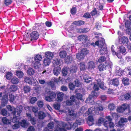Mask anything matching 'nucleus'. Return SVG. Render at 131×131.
I'll list each match as a JSON object with an SVG mask.
<instances>
[{
    "label": "nucleus",
    "instance_id": "obj_18",
    "mask_svg": "<svg viewBox=\"0 0 131 131\" xmlns=\"http://www.w3.org/2000/svg\"><path fill=\"white\" fill-rule=\"evenodd\" d=\"M88 66L89 70H91L94 69L95 68V64L94 62L91 61L88 63Z\"/></svg>",
    "mask_w": 131,
    "mask_h": 131
},
{
    "label": "nucleus",
    "instance_id": "obj_11",
    "mask_svg": "<svg viewBox=\"0 0 131 131\" xmlns=\"http://www.w3.org/2000/svg\"><path fill=\"white\" fill-rule=\"evenodd\" d=\"M103 124L104 126L107 128L108 127L113 128L114 126V124L111 121H107V120L105 121Z\"/></svg>",
    "mask_w": 131,
    "mask_h": 131
},
{
    "label": "nucleus",
    "instance_id": "obj_26",
    "mask_svg": "<svg viewBox=\"0 0 131 131\" xmlns=\"http://www.w3.org/2000/svg\"><path fill=\"white\" fill-rule=\"evenodd\" d=\"M115 73L116 75L121 76L122 74V70L119 67L116 68Z\"/></svg>",
    "mask_w": 131,
    "mask_h": 131
},
{
    "label": "nucleus",
    "instance_id": "obj_37",
    "mask_svg": "<svg viewBox=\"0 0 131 131\" xmlns=\"http://www.w3.org/2000/svg\"><path fill=\"white\" fill-rule=\"evenodd\" d=\"M80 68L81 71H84L85 70L86 67L84 62H81L80 64Z\"/></svg>",
    "mask_w": 131,
    "mask_h": 131
},
{
    "label": "nucleus",
    "instance_id": "obj_38",
    "mask_svg": "<svg viewBox=\"0 0 131 131\" xmlns=\"http://www.w3.org/2000/svg\"><path fill=\"white\" fill-rule=\"evenodd\" d=\"M68 69L66 67L63 68L62 70V72L64 76H66L68 73Z\"/></svg>",
    "mask_w": 131,
    "mask_h": 131
},
{
    "label": "nucleus",
    "instance_id": "obj_63",
    "mask_svg": "<svg viewBox=\"0 0 131 131\" xmlns=\"http://www.w3.org/2000/svg\"><path fill=\"white\" fill-rule=\"evenodd\" d=\"M53 107L55 109L57 110H59L60 108V105L57 103L54 104H53Z\"/></svg>",
    "mask_w": 131,
    "mask_h": 131
},
{
    "label": "nucleus",
    "instance_id": "obj_53",
    "mask_svg": "<svg viewBox=\"0 0 131 131\" xmlns=\"http://www.w3.org/2000/svg\"><path fill=\"white\" fill-rule=\"evenodd\" d=\"M108 108L110 110H113L115 109V107L114 104H110L108 105Z\"/></svg>",
    "mask_w": 131,
    "mask_h": 131
},
{
    "label": "nucleus",
    "instance_id": "obj_54",
    "mask_svg": "<svg viewBox=\"0 0 131 131\" xmlns=\"http://www.w3.org/2000/svg\"><path fill=\"white\" fill-rule=\"evenodd\" d=\"M69 86L70 89L72 90H74L75 86L74 83H69Z\"/></svg>",
    "mask_w": 131,
    "mask_h": 131
},
{
    "label": "nucleus",
    "instance_id": "obj_4",
    "mask_svg": "<svg viewBox=\"0 0 131 131\" xmlns=\"http://www.w3.org/2000/svg\"><path fill=\"white\" fill-rule=\"evenodd\" d=\"M97 84H94L93 87L95 91H97L99 90V87L103 89V88L104 84L103 81L99 79L97 80Z\"/></svg>",
    "mask_w": 131,
    "mask_h": 131
},
{
    "label": "nucleus",
    "instance_id": "obj_5",
    "mask_svg": "<svg viewBox=\"0 0 131 131\" xmlns=\"http://www.w3.org/2000/svg\"><path fill=\"white\" fill-rule=\"evenodd\" d=\"M48 96L45 97V100L46 101L49 102L52 101L53 99L56 97V93L53 91H50L48 93Z\"/></svg>",
    "mask_w": 131,
    "mask_h": 131
},
{
    "label": "nucleus",
    "instance_id": "obj_60",
    "mask_svg": "<svg viewBox=\"0 0 131 131\" xmlns=\"http://www.w3.org/2000/svg\"><path fill=\"white\" fill-rule=\"evenodd\" d=\"M29 119L32 125H34L36 124V121L35 119L33 117H32Z\"/></svg>",
    "mask_w": 131,
    "mask_h": 131
},
{
    "label": "nucleus",
    "instance_id": "obj_19",
    "mask_svg": "<svg viewBox=\"0 0 131 131\" xmlns=\"http://www.w3.org/2000/svg\"><path fill=\"white\" fill-rule=\"evenodd\" d=\"M61 70L60 67H55L53 69V71L54 75L57 76L60 73Z\"/></svg>",
    "mask_w": 131,
    "mask_h": 131
},
{
    "label": "nucleus",
    "instance_id": "obj_1",
    "mask_svg": "<svg viewBox=\"0 0 131 131\" xmlns=\"http://www.w3.org/2000/svg\"><path fill=\"white\" fill-rule=\"evenodd\" d=\"M7 108L9 111H12L10 114L11 119L13 123H16L18 121L17 117H19L20 113L22 111L23 107L22 106H18L15 109L14 107L8 105L6 106Z\"/></svg>",
    "mask_w": 131,
    "mask_h": 131
},
{
    "label": "nucleus",
    "instance_id": "obj_25",
    "mask_svg": "<svg viewBox=\"0 0 131 131\" xmlns=\"http://www.w3.org/2000/svg\"><path fill=\"white\" fill-rule=\"evenodd\" d=\"M94 122V119L93 117L92 116H89L88 117L87 121V123L90 126H92L93 125Z\"/></svg>",
    "mask_w": 131,
    "mask_h": 131
},
{
    "label": "nucleus",
    "instance_id": "obj_34",
    "mask_svg": "<svg viewBox=\"0 0 131 131\" xmlns=\"http://www.w3.org/2000/svg\"><path fill=\"white\" fill-rule=\"evenodd\" d=\"M94 109V108L92 107H90L89 108L88 111H86L84 114V116L88 115L89 114H91L92 111Z\"/></svg>",
    "mask_w": 131,
    "mask_h": 131
},
{
    "label": "nucleus",
    "instance_id": "obj_47",
    "mask_svg": "<svg viewBox=\"0 0 131 131\" xmlns=\"http://www.w3.org/2000/svg\"><path fill=\"white\" fill-rule=\"evenodd\" d=\"M82 54H83L84 56L85 55L88 54L89 53V51L86 48L83 49L80 52Z\"/></svg>",
    "mask_w": 131,
    "mask_h": 131
},
{
    "label": "nucleus",
    "instance_id": "obj_17",
    "mask_svg": "<svg viewBox=\"0 0 131 131\" xmlns=\"http://www.w3.org/2000/svg\"><path fill=\"white\" fill-rule=\"evenodd\" d=\"M78 40L84 42L88 40V37L86 35H80L78 37Z\"/></svg>",
    "mask_w": 131,
    "mask_h": 131
},
{
    "label": "nucleus",
    "instance_id": "obj_49",
    "mask_svg": "<svg viewBox=\"0 0 131 131\" xmlns=\"http://www.w3.org/2000/svg\"><path fill=\"white\" fill-rule=\"evenodd\" d=\"M52 62L53 64L56 65H59L60 62V60L59 59H53Z\"/></svg>",
    "mask_w": 131,
    "mask_h": 131
},
{
    "label": "nucleus",
    "instance_id": "obj_64",
    "mask_svg": "<svg viewBox=\"0 0 131 131\" xmlns=\"http://www.w3.org/2000/svg\"><path fill=\"white\" fill-rule=\"evenodd\" d=\"M125 31L126 33L127 34L130 35H131V28H127L125 30Z\"/></svg>",
    "mask_w": 131,
    "mask_h": 131
},
{
    "label": "nucleus",
    "instance_id": "obj_10",
    "mask_svg": "<svg viewBox=\"0 0 131 131\" xmlns=\"http://www.w3.org/2000/svg\"><path fill=\"white\" fill-rule=\"evenodd\" d=\"M8 101V95L7 94L4 95L2 98L1 105L3 106H5V105L7 103Z\"/></svg>",
    "mask_w": 131,
    "mask_h": 131
},
{
    "label": "nucleus",
    "instance_id": "obj_46",
    "mask_svg": "<svg viewBox=\"0 0 131 131\" xmlns=\"http://www.w3.org/2000/svg\"><path fill=\"white\" fill-rule=\"evenodd\" d=\"M16 75L19 78H21L23 77L24 74L23 72L21 71H17L16 73Z\"/></svg>",
    "mask_w": 131,
    "mask_h": 131
},
{
    "label": "nucleus",
    "instance_id": "obj_59",
    "mask_svg": "<svg viewBox=\"0 0 131 131\" xmlns=\"http://www.w3.org/2000/svg\"><path fill=\"white\" fill-rule=\"evenodd\" d=\"M12 2V0H5L4 3L7 6L11 4Z\"/></svg>",
    "mask_w": 131,
    "mask_h": 131
},
{
    "label": "nucleus",
    "instance_id": "obj_35",
    "mask_svg": "<svg viewBox=\"0 0 131 131\" xmlns=\"http://www.w3.org/2000/svg\"><path fill=\"white\" fill-rule=\"evenodd\" d=\"M98 68L100 71H104L106 69V66L103 64H101L99 66Z\"/></svg>",
    "mask_w": 131,
    "mask_h": 131
},
{
    "label": "nucleus",
    "instance_id": "obj_2",
    "mask_svg": "<svg viewBox=\"0 0 131 131\" xmlns=\"http://www.w3.org/2000/svg\"><path fill=\"white\" fill-rule=\"evenodd\" d=\"M24 79L25 82L29 85L36 86L38 84V81H35L32 77H24Z\"/></svg>",
    "mask_w": 131,
    "mask_h": 131
},
{
    "label": "nucleus",
    "instance_id": "obj_41",
    "mask_svg": "<svg viewBox=\"0 0 131 131\" xmlns=\"http://www.w3.org/2000/svg\"><path fill=\"white\" fill-rule=\"evenodd\" d=\"M84 57V55L82 54L81 53H77L76 55L77 58L79 60L83 59Z\"/></svg>",
    "mask_w": 131,
    "mask_h": 131
},
{
    "label": "nucleus",
    "instance_id": "obj_7",
    "mask_svg": "<svg viewBox=\"0 0 131 131\" xmlns=\"http://www.w3.org/2000/svg\"><path fill=\"white\" fill-rule=\"evenodd\" d=\"M110 85H113L114 86H117L119 84V80L117 78L111 80L108 83Z\"/></svg>",
    "mask_w": 131,
    "mask_h": 131
},
{
    "label": "nucleus",
    "instance_id": "obj_23",
    "mask_svg": "<svg viewBox=\"0 0 131 131\" xmlns=\"http://www.w3.org/2000/svg\"><path fill=\"white\" fill-rule=\"evenodd\" d=\"M122 83L124 86H128L129 84V79L126 77H123L122 78Z\"/></svg>",
    "mask_w": 131,
    "mask_h": 131
},
{
    "label": "nucleus",
    "instance_id": "obj_56",
    "mask_svg": "<svg viewBox=\"0 0 131 131\" xmlns=\"http://www.w3.org/2000/svg\"><path fill=\"white\" fill-rule=\"evenodd\" d=\"M54 122H52L49 123L48 125V128L50 129L53 128L54 127Z\"/></svg>",
    "mask_w": 131,
    "mask_h": 131
},
{
    "label": "nucleus",
    "instance_id": "obj_20",
    "mask_svg": "<svg viewBox=\"0 0 131 131\" xmlns=\"http://www.w3.org/2000/svg\"><path fill=\"white\" fill-rule=\"evenodd\" d=\"M42 58V56L40 54H37L35 55L34 59L35 62H40Z\"/></svg>",
    "mask_w": 131,
    "mask_h": 131
},
{
    "label": "nucleus",
    "instance_id": "obj_29",
    "mask_svg": "<svg viewBox=\"0 0 131 131\" xmlns=\"http://www.w3.org/2000/svg\"><path fill=\"white\" fill-rule=\"evenodd\" d=\"M38 115L39 118L42 119L45 117L46 115L43 112L40 111L38 113Z\"/></svg>",
    "mask_w": 131,
    "mask_h": 131
},
{
    "label": "nucleus",
    "instance_id": "obj_12",
    "mask_svg": "<svg viewBox=\"0 0 131 131\" xmlns=\"http://www.w3.org/2000/svg\"><path fill=\"white\" fill-rule=\"evenodd\" d=\"M30 36L31 40H37L38 38V34L37 31H33L30 34Z\"/></svg>",
    "mask_w": 131,
    "mask_h": 131
},
{
    "label": "nucleus",
    "instance_id": "obj_28",
    "mask_svg": "<svg viewBox=\"0 0 131 131\" xmlns=\"http://www.w3.org/2000/svg\"><path fill=\"white\" fill-rule=\"evenodd\" d=\"M73 60L72 57L70 56H68L64 59L65 62L67 64L71 63Z\"/></svg>",
    "mask_w": 131,
    "mask_h": 131
},
{
    "label": "nucleus",
    "instance_id": "obj_16",
    "mask_svg": "<svg viewBox=\"0 0 131 131\" xmlns=\"http://www.w3.org/2000/svg\"><path fill=\"white\" fill-rule=\"evenodd\" d=\"M64 94L62 92H59L57 94V100L59 102H61L63 99Z\"/></svg>",
    "mask_w": 131,
    "mask_h": 131
},
{
    "label": "nucleus",
    "instance_id": "obj_36",
    "mask_svg": "<svg viewBox=\"0 0 131 131\" xmlns=\"http://www.w3.org/2000/svg\"><path fill=\"white\" fill-rule=\"evenodd\" d=\"M67 55L66 52L64 51H61L59 53V55L61 58H64L66 57Z\"/></svg>",
    "mask_w": 131,
    "mask_h": 131
},
{
    "label": "nucleus",
    "instance_id": "obj_58",
    "mask_svg": "<svg viewBox=\"0 0 131 131\" xmlns=\"http://www.w3.org/2000/svg\"><path fill=\"white\" fill-rule=\"evenodd\" d=\"M12 75V73L10 72H9L7 73L6 76V78L7 79L9 80L10 79Z\"/></svg>",
    "mask_w": 131,
    "mask_h": 131
},
{
    "label": "nucleus",
    "instance_id": "obj_9",
    "mask_svg": "<svg viewBox=\"0 0 131 131\" xmlns=\"http://www.w3.org/2000/svg\"><path fill=\"white\" fill-rule=\"evenodd\" d=\"M128 107V105L126 104H124L120 107L117 108V110L118 112L122 113Z\"/></svg>",
    "mask_w": 131,
    "mask_h": 131
},
{
    "label": "nucleus",
    "instance_id": "obj_32",
    "mask_svg": "<svg viewBox=\"0 0 131 131\" xmlns=\"http://www.w3.org/2000/svg\"><path fill=\"white\" fill-rule=\"evenodd\" d=\"M35 71L34 69L31 68H29L27 71L28 74L30 76L33 75L35 73Z\"/></svg>",
    "mask_w": 131,
    "mask_h": 131
},
{
    "label": "nucleus",
    "instance_id": "obj_27",
    "mask_svg": "<svg viewBox=\"0 0 131 131\" xmlns=\"http://www.w3.org/2000/svg\"><path fill=\"white\" fill-rule=\"evenodd\" d=\"M101 49L99 51V53L100 54L103 55L107 53V48L106 46L101 47Z\"/></svg>",
    "mask_w": 131,
    "mask_h": 131
},
{
    "label": "nucleus",
    "instance_id": "obj_22",
    "mask_svg": "<svg viewBox=\"0 0 131 131\" xmlns=\"http://www.w3.org/2000/svg\"><path fill=\"white\" fill-rule=\"evenodd\" d=\"M33 66L36 69H40L42 67V66L40 62H35Z\"/></svg>",
    "mask_w": 131,
    "mask_h": 131
},
{
    "label": "nucleus",
    "instance_id": "obj_42",
    "mask_svg": "<svg viewBox=\"0 0 131 131\" xmlns=\"http://www.w3.org/2000/svg\"><path fill=\"white\" fill-rule=\"evenodd\" d=\"M83 119L82 118H78L77 119L75 122L78 123L79 125H80L83 123Z\"/></svg>",
    "mask_w": 131,
    "mask_h": 131
},
{
    "label": "nucleus",
    "instance_id": "obj_31",
    "mask_svg": "<svg viewBox=\"0 0 131 131\" xmlns=\"http://www.w3.org/2000/svg\"><path fill=\"white\" fill-rule=\"evenodd\" d=\"M84 21L82 20L75 21L73 22V24L74 25L78 26L83 25L84 24Z\"/></svg>",
    "mask_w": 131,
    "mask_h": 131
},
{
    "label": "nucleus",
    "instance_id": "obj_8",
    "mask_svg": "<svg viewBox=\"0 0 131 131\" xmlns=\"http://www.w3.org/2000/svg\"><path fill=\"white\" fill-rule=\"evenodd\" d=\"M76 98L74 96H72L70 97V100L66 101V104L68 106H70L73 104L75 103Z\"/></svg>",
    "mask_w": 131,
    "mask_h": 131
},
{
    "label": "nucleus",
    "instance_id": "obj_43",
    "mask_svg": "<svg viewBox=\"0 0 131 131\" xmlns=\"http://www.w3.org/2000/svg\"><path fill=\"white\" fill-rule=\"evenodd\" d=\"M9 100L10 102H13L15 100V96L12 94H10L9 95Z\"/></svg>",
    "mask_w": 131,
    "mask_h": 131
},
{
    "label": "nucleus",
    "instance_id": "obj_45",
    "mask_svg": "<svg viewBox=\"0 0 131 131\" xmlns=\"http://www.w3.org/2000/svg\"><path fill=\"white\" fill-rule=\"evenodd\" d=\"M106 58L104 56H102L100 57L98 59V62L100 63H102L105 61Z\"/></svg>",
    "mask_w": 131,
    "mask_h": 131
},
{
    "label": "nucleus",
    "instance_id": "obj_61",
    "mask_svg": "<svg viewBox=\"0 0 131 131\" xmlns=\"http://www.w3.org/2000/svg\"><path fill=\"white\" fill-rule=\"evenodd\" d=\"M75 86L78 87L80 86V84L78 80H76L74 83Z\"/></svg>",
    "mask_w": 131,
    "mask_h": 131
},
{
    "label": "nucleus",
    "instance_id": "obj_50",
    "mask_svg": "<svg viewBox=\"0 0 131 131\" xmlns=\"http://www.w3.org/2000/svg\"><path fill=\"white\" fill-rule=\"evenodd\" d=\"M50 60L47 59H45L43 61V63L45 66H46L49 65L50 63Z\"/></svg>",
    "mask_w": 131,
    "mask_h": 131
},
{
    "label": "nucleus",
    "instance_id": "obj_52",
    "mask_svg": "<svg viewBox=\"0 0 131 131\" xmlns=\"http://www.w3.org/2000/svg\"><path fill=\"white\" fill-rule=\"evenodd\" d=\"M2 122L4 124H7L9 123V120L5 117H2Z\"/></svg>",
    "mask_w": 131,
    "mask_h": 131
},
{
    "label": "nucleus",
    "instance_id": "obj_40",
    "mask_svg": "<svg viewBox=\"0 0 131 131\" xmlns=\"http://www.w3.org/2000/svg\"><path fill=\"white\" fill-rule=\"evenodd\" d=\"M19 82V79L17 78L14 77L11 80V82L13 84H17Z\"/></svg>",
    "mask_w": 131,
    "mask_h": 131
},
{
    "label": "nucleus",
    "instance_id": "obj_3",
    "mask_svg": "<svg viewBox=\"0 0 131 131\" xmlns=\"http://www.w3.org/2000/svg\"><path fill=\"white\" fill-rule=\"evenodd\" d=\"M101 102L100 101H97L94 106L95 113L97 115L100 114L101 112L103 110V108L101 104Z\"/></svg>",
    "mask_w": 131,
    "mask_h": 131
},
{
    "label": "nucleus",
    "instance_id": "obj_33",
    "mask_svg": "<svg viewBox=\"0 0 131 131\" xmlns=\"http://www.w3.org/2000/svg\"><path fill=\"white\" fill-rule=\"evenodd\" d=\"M17 90V87L14 85L10 86L8 89V90L10 92H14L16 91Z\"/></svg>",
    "mask_w": 131,
    "mask_h": 131
},
{
    "label": "nucleus",
    "instance_id": "obj_57",
    "mask_svg": "<svg viewBox=\"0 0 131 131\" xmlns=\"http://www.w3.org/2000/svg\"><path fill=\"white\" fill-rule=\"evenodd\" d=\"M37 104L39 107H42L44 105L43 102L41 101H39L38 102Z\"/></svg>",
    "mask_w": 131,
    "mask_h": 131
},
{
    "label": "nucleus",
    "instance_id": "obj_48",
    "mask_svg": "<svg viewBox=\"0 0 131 131\" xmlns=\"http://www.w3.org/2000/svg\"><path fill=\"white\" fill-rule=\"evenodd\" d=\"M125 26L127 28H131V23L129 21H127L125 23Z\"/></svg>",
    "mask_w": 131,
    "mask_h": 131
},
{
    "label": "nucleus",
    "instance_id": "obj_6",
    "mask_svg": "<svg viewBox=\"0 0 131 131\" xmlns=\"http://www.w3.org/2000/svg\"><path fill=\"white\" fill-rule=\"evenodd\" d=\"M96 94L94 91H92L89 97L86 99V102L87 103H91L94 101V99L96 97Z\"/></svg>",
    "mask_w": 131,
    "mask_h": 131
},
{
    "label": "nucleus",
    "instance_id": "obj_44",
    "mask_svg": "<svg viewBox=\"0 0 131 131\" xmlns=\"http://www.w3.org/2000/svg\"><path fill=\"white\" fill-rule=\"evenodd\" d=\"M119 50L121 53L123 54L126 52V49L125 47L123 46H121L119 47Z\"/></svg>",
    "mask_w": 131,
    "mask_h": 131
},
{
    "label": "nucleus",
    "instance_id": "obj_14",
    "mask_svg": "<svg viewBox=\"0 0 131 131\" xmlns=\"http://www.w3.org/2000/svg\"><path fill=\"white\" fill-rule=\"evenodd\" d=\"M105 41L104 39H102L98 41H96L95 43V45L98 46L99 47H102L105 46Z\"/></svg>",
    "mask_w": 131,
    "mask_h": 131
},
{
    "label": "nucleus",
    "instance_id": "obj_24",
    "mask_svg": "<svg viewBox=\"0 0 131 131\" xmlns=\"http://www.w3.org/2000/svg\"><path fill=\"white\" fill-rule=\"evenodd\" d=\"M19 123L21 126L24 128L27 127L28 126V124L27 122L24 119H22L21 121Z\"/></svg>",
    "mask_w": 131,
    "mask_h": 131
},
{
    "label": "nucleus",
    "instance_id": "obj_15",
    "mask_svg": "<svg viewBox=\"0 0 131 131\" xmlns=\"http://www.w3.org/2000/svg\"><path fill=\"white\" fill-rule=\"evenodd\" d=\"M119 40V41H121L122 43L124 44H128L129 41L128 40L127 38L125 36L122 37L121 38H119L118 37Z\"/></svg>",
    "mask_w": 131,
    "mask_h": 131
},
{
    "label": "nucleus",
    "instance_id": "obj_21",
    "mask_svg": "<svg viewBox=\"0 0 131 131\" xmlns=\"http://www.w3.org/2000/svg\"><path fill=\"white\" fill-rule=\"evenodd\" d=\"M46 57L47 59L49 60L52 59L53 57V53L50 51H48L46 52Z\"/></svg>",
    "mask_w": 131,
    "mask_h": 131
},
{
    "label": "nucleus",
    "instance_id": "obj_13",
    "mask_svg": "<svg viewBox=\"0 0 131 131\" xmlns=\"http://www.w3.org/2000/svg\"><path fill=\"white\" fill-rule=\"evenodd\" d=\"M76 98L75 101V104L77 105L79 104L80 103V102L79 101V100H82V95L80 93H77L76 94V96H75Z\"/></svg>",
    "mask_w": 131,
    "mask_h": 131
},
{
    "label": "nucleus",
    "instance_id": "obj_30",
    "mask_svg": "<svg viewBox=\"0 0 131 131\" xmlns=\"http://www.w3.org/2000/svg\"><path fill=\"white\" fill-rule=\"evenodd\" d=\"M31 90V88L28 85H26L24 86L23 88V90L24 91V93H27L29 92Z\"/></svg>",
    "mask_w": 131,
    "mask_h": 131
},
{
    "label": "nucleus",
    "instance_id": "obj_55",
    "mask_svg": "<svg viewBox=\"0 0 131 131\" xmlns=\"http://www.w3.org/2000/svg\"><path fill=\"white\" fill-rule=\"evenodd\" d=\"M127 118H121L120 121H119V124H120V123H123L127 122Z\"/></svg>",
    "mask_w": 131,
    "mask_h": 131
},
{
    "label": "nucleus",
    "instance_id": "obj_39",
    "mask_svg": "<svg viewBox=\"0 0 131 131\" xmlns=\"http://www.w3.org/2000/svg\"><path fill=\"white\" fill-rule=\"evenodd\" d=\"M1 113L2 115L4 116H8L10 115L8 113V111L5 109H2Z\"/></svg>",
    "mask_w": 131,
    "mask_h": 131
},
{
    "label": "nucleus",
    "instance_id": "obj_62",
    "mask_svg": "<svg viewBox=\"0 0 131 131\" xmlns=\"http://www.w3.org/2000/svg\"><path fill=\"white\" fill-rule=\"evenodd\" d=\"M37 98L36 97H32L31 98L30 100V103L32 104L34 103L37 101Z\"/></svg>",
    "mask_w": 131,
    "mask_h": 131
},
{
    "label": "nucleus",
    "instance_id": "obj_51",
    "mask_svg": "<svg viewBox=\"0 0 131 131\" xmlns=\"http://www.w3.org/2000/svg\"><path fill=\"white\" fill-rule=\"evenodd\" d=\"M90 30L89 28H85L81 29L80 28L79 29V31L80 32L82 33H85L87 32Z\"/></svg>",
    "mask_w": 131,
    "mask_h": 131
}]
</instances>
